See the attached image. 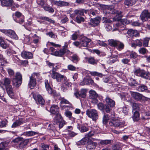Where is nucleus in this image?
I'll return each instance as SVG.
<instances>
[{"instance_id": "a878e982", "label": "nucleus", "mask_w": 150, "mask_h": 150, "mask_svg": "<svg viewBox=\"0 0 150 150\" xmlns=\"http://www.w3.org/2000/svg\"><path fill=\"white\" fill-rule=\"evenodd\" d=\"M78 128L81 132H84L88 131L89 128L87 126H86L84 125H79Z\"/></svg>"}, {"instance_id": "e433bc0d", "label": "nucleus", "mask_w": 150, "mask_h": 150, "mask_svg": "<svg viewBox=\"0 0 150 150\" xmlns=\"http://www.w3.org/2000/svg\"><path fill=\"white\" fill-rule=\"evenodd\" d=\"M22 123V121L20 120H16L14 122L11 126L12 128H15L17 126L20 125Z\"/></svg>"}, {"instance_id": "c85d7f7f", "label": "nucleus", "mask_w": 150, "mask_h": 150, "mask_svg": "<svg viewBox=\"0 0 150 150\" xmlns=\"http://www.w3.org/2000/svg\"><path fill=\"white\" fill-rule=\"evenodd\" d=\"M132 118L134 121H137L139 120V114L138 111H135L134 112Z\"/></svg>"}, {"instance_id": "69168bd1", "label": "nucleus", "mask_w": 150, "mask_h": 150, "mask_svg": "<svg viewBox=\"0 0 150 150\" xmlns=\"http://www.w3.org/2000/svg\"><path fill=\"white\" fill-rule=\"evenodd\" d=\"M88 140V138L87 137H86V138H83L80 141V142L82 145L85 144L87 142Z\"/></svg>"}, {"instance_id": "cd10ccee", "label": "nucleus", "mask_w": 150, "mask_h": 150, "mask_svg": "<svg viewBox=\"0 0 150 150\" xmlns=\"http://www.w3.org/2000/svg\"><path fill=\"white\" fill-rule=\"evenodd\" d=\"M138 0H125L124 4L127 6H131L135 4Z\"/></svg>"}, {"instance_id": "ea45409f", "label": "nucleus", "mask_w": 150, "mask_h": 150, "mask_svg": "<svg viewBox=\"0 0 150 150\" xmlns=\"http://www.w3.org/2000/svg\"><path fill=\"white\" fill-rule=\"evenodd\" d=\"M119 50H120L123 49L124 47V45L123 44L119 41H118L116 47Z\"/></svg>"}, {"instance_id": "0e129e2a", "label": "nucleus", "mask_w": 150, "mask_h": 150, "mask_svg": "<svg viewBox=\"0 0 150 150\" xmlns=\"http://www.w3.org/2000/svg\"><path fill=\"white\" fill-rule=\"evenodd\" d=\"M134 30L132 29H130L127 31V33L129 36L131 37H133L134 33Z\"/></svg>"}, {"instance_id": "f03ea898", "label": "nucleus", "mask_w": 150, "mask_h": 150, "mask_svg": "<svg viewBox=\"0 0 150 150\" xmlns=\"http://www.w3.org/2000/svg\"><path fill=\"white\" fill-rule=\"evenodd\" d=\"M86 115L88 117L92 119V120L96 121L98 117V112L95 109L88 110L86 112Z\"/></svg>"}, {"instance_id": "f257e3e1", "label": "nucleus", "mask_w": 150, "mask_h": 150, "mask_svg": "<svg viewBox=\"0 0 150 150\" xmlns=\"http://www.w3.org/2000/svg\"><path fill=\"white\" fill-rule=\"evenodd\" d=\"M40 74L38 73H33L30 77V81L28 83V86L31 89H33L36 86V78L38 77Z\"/></svg>"}, {"instance_id": "774afa93", "label": "nucleus", "mask_w": 150, "mask_h": 150, "mask_svg": "<svg viewBox=\"0 0 150 150\" xmlns=\"http://www.w3.org/2000/svg\"><path fill=\"white\" fill-rule=\"evenodd\" d=\"M141 73V74L139 76L145 79H147L148 78V75L144 70H142Z\"/></svg>"}, {"instance_id": "a19ab883", "label": "nucleus", "mask_w": 150, "mask_h": 150, "mask_svg": "<svg viewBox=\"0 0 150 150\" xmlns=\"http://www.w3.org/2000/svg\"><path fill=\"white\" fill-rule=\"evenodd\" d=\"M36 134V132L32 131H29L28 132H25L23 133V135L25 136H32L35 135Z\"/></svg>"}, {"instance_id": "7c9ffc66", "label": "nucleus", "mask_w": 150, "mask_h": 150, "mask_svg": "<svg viewBox=\"0 0 150 150\" xmlns=\"http://www.w3.org/2000/svg\"><path fill=\"white\" fill-rule=\"evenodd\" d=\"M118 41L113 39L109 40H108V44L111 46L116 47Z\"/></svg>"}, {"instance_id": "4d7b16f0", "label": "nucleus", "mask_w": 150, "mask_h": 150, "mask_svg": "<svg viewBox=\"0 0 150 150\" xmlns=\"http://www.w3.org/2000/svg\"><path fill=\"white\" fill-rule=\"evenodd\" d=\"M6 144L4 142L0 144V150H8L7 148H5Z\"/></svg>"}, {"instance_id": "aec40b11", "label": "nucleus", "mask_w": 150, "mask_h": 150, "mask_svg": "<svg viewBox=\"0 0 150 150\" xmlns=\"http://www.w3.org/2000/svg\"><path fill=\"white\" fill-rule=\"evenodd\" d=\"M81 46L84 47H87L88 44L91 40L88 38H81L80 39Z\"/></svg>"}, {"instance_id": "8fccbe9b", "label": "nucleus", "mask_w": 150, "mask_h": 150, "mask_svg": "<svg viewBox=\"0 0 150 150\" xmlns=\"http://www.w3.org/2000/svg\"><path fill=\"white\" fill-rule=\"evenodd\" d=\"M41 18L42 20L47 21L50 23H52L53 24L54 23V20L50 19L48 17H42Z\"/></svg>"}, {"instance_id": "ddd939ff", "label": "nucleus", "mask_w": 150, "mask_h": 150, "mask_svg": "<svg viewBox=\"0 0 150 150\" xmlns=\"http://www.w3.org/2000/svg\"><path fill=\"white\" fill-rule=\"evenodd\" d=\"M100 20V18L99 17H97L93 19L91 18L89 24L92 26H96L99 24Z\"/></svg>"}, {"instance_id": "de8ad7c7", "label": "nucleus", "mask_w": 150, "mask_h": 150, "mask_svg": "<svg viewBox=\"0 0 150 150\" xmlns=\"http://www.w3.org/2000/svg\"><path fill=\"white\" fill-rule=\"evenodd\" d=\"M105 105L103 103L100 102L97 105V107L99 109L101 110H104Z\"/></svg>"}, {"instance_id": "f8f14e48", "label": "nucleus", "mask_w": 150, "mask_h": 150, "mask_svg": "<svg viewBox=\"0 0 150 150\" xmlns=\"http://www.w3.org/2000/svg\"><path fill=\"white\" fill-rule=\"evenodd\" d=\"M131 94L133 98L137 100H140L144 97L142 95L137 92H131Z\"/></svg>"}, {"instance_id": "f704fd0d", "label": "nucleus", "mask_w": 150, "mask_h": 150, "mask_svg": "<svg viewBox=\"0 0 150 150\" xmlns=\"http://www.w3.org/2000/svg\"><path fill=\"white\" fill-rule=\"evenodd\" d=\"M64 114L69 119L72 120H74L75 118L72 117V113L71 111H66L65 112Z\"/></svg>"}, {"instance_id": "5701e85b", "label": "nucleus", "mask_w": 150, "mask_h": 150, "mask_svg": "<svg viewBox=\"0 0 150 150\" xmlns=\"http://www.w3.org/2000/svg\"><path fill=\"white\" fill-rule=\"evenodd\" d=\"M56 116L53 120V122L54 124H56L59 123L60 121L63 120L62 117L59 113H57L55 114Z\"/></svg>"}, {"instance_id": "4468645a", "label": "nucleus", "mask_w": 150, "mask_h": 150, "mask_svg": "<svg viewBox=\"0 0 150 150\" xmlns=\"http://www.w3.org/2000/svg\"><path fill=\"white\" fill-rule=\"evenodd\" d=\"M97 145V143L95 142L92 141H89L86 146L87 150H94Z\"/></svg>"}, {"instance_id": "a18cd8bd", "label": "nucleus", "mask_w": 150, "mask_h": 150, "mask_svg": "<svg viewBox=\"0 0 150 150\" xmlns=\"http://www.w3.org/2000/svg\"><path fill=\"white\" fill-rule=\"evenodd\" d=\"M103 123H106L108 122V120H109V115L107 114L105 115L103 117Z\"/></svg>"}, {"instance_id": "1a4fd4ad", "label": "nucleus", "mask_w": 150, "mask_h": 150, "mask_svg": "<svg viewBox=\"0 0 150 150\" xmlns=\"http://www.w3.org/2000/svg\"><path fill=\"white\" fill-rule=\"evenodd\" d=\"M0 31L4 33L8 36L13 38H16L17 37V35L15 32L11 30H1Z\"/></svg>"}, {"instance_id": "423d86ee", "label": "nucleus", "mask_w": 150, "mask_h": 150, "mask_svg": "<svg viewBox=\"0 0 150 150\" xmlns=\"http://www.w3.org/2000/svg\"><path fill=\"white\" fill-rule=\"evenodd\" d=\"M51 77L53 79H56L58 82H60L63 79L65 80V79H66L64 75H62L59 73L55 72L54 69H53V70H52Z\"/></svg>"}, {"instance_id": "79ce46f5", "label": "nucleus", "mask_w": 150, "mask_h": 150, "mask_svg": "<svg viewBox=\"0 0 150 150\" xmlns=\"http://www.w3.org/2000/svg\"><path fill=\"white\" fill-rule=\"evenodd\" d=\"M23 139L22 137H17L13 139L12 141V142L15 144L18 143H19Z\"/></svg>"}, {"instance_id": "680f3d73", "label": "nucleus", "mask_w": 150, "mask_h": 150, "mask_svg": "<svg viewBox=\"0 0 150 150\" xmlns=\"http://www.w3.org/2000/svg\"><path fill=\"white\" fill-rule=\"evenodd\" d=\"M137 56V54L135 52H131L130 54V57L133 59L136 58Z\"/></svg>"}, {"instance_id": "603ef678", "label": "nucleus", "mask_w": 150, "mask_h": 150, "mask_svg": "<svg viewBox=\"0 0 150 150\" xmlns=\"http://www.w3.org/2000/svg\"><path fill=\"white\" fill-rule=\"evenodd\" d=\"M44 9L50 13H53L54 12V10L53 8L50 7L45 6L44 7Z\"/></svg>"}, {"instance_id": "4be33fe9", "label": "nucleus", "mask_w": 150, "mask_h": 150, "mask_svg": "<svg viewBox=\"0 0 150 150\" xmlns=\"http://www.w3.org/2000/svg\"><path fill=\"white\" fill-rule=\"evenodd\" d=\"M7 93L11 98H13L14 95V93L13 91V89L11 86H9L6 87Z\"/></svg>"}, {"instance_id": "5fc2aeb1", "label": "nucleus", "mask_w": 150, "mask_h": 150, "mask_svg": "<svg viewBox=\"0 0 150 150\" xmlns=\"http://www.w3.org/2000/svg\"><path fill=\"white\" fill-rule=\"evenodd\" d=\"M41 148L42 149L40 150H48L49 146L48 145L44 144H41Z\"/></svg>"}, {"instance_id": "6ab92c4d", "label": "nucleus", "mask_w": 150, "mask_h": 150, "mask_svg": "<svg viewBox=\"0 0 150 150\" xmlns=\"http://www.w3.org/2000/svg\"><path fill=\"white\" fill-rule=\"evenodd\" d=\"M13 3V0H2L1 1V4L3 6H11Z\"/></svg>"}, {"instance_id": "c03bdc74", "label": "nucleus", "mask_w": 150, "mask_h": 150, "mask_svg": "<svg viewBox=\"0 0 150 150\" xmlns=\"http://www.w3.org/2000/svg\"><path fill=\"white\" fill-rule=\"evenodd\" d=\"M72 38H79L83 37V35L80 34L79 31H77L75 32L72 35Z\"/></svg>"}, {"instance_id": "473e14b6", "label": "nucleus", "mask_w": 150, "mask_h": 150, "mask_svg": "<svg viewBox=\"0 0 150 150\" xmlns=\"http://www.w3.org/2000/svg\"><path fill=\"white\" fill-rule=\"evenodd\" d=\"M3 85H4L6 87L8 86H11L10 85L11 81L10 79L8 78H4L3 79Z\"/></svg>"}, {"instance_id": "2eb2a0df", "label": "nucleus", "mask_w": 150, "mask_h": 150, "mask_svg": "<svg viewBox=\"0 0 150 150\" xmlns=\"http://www.w3.org/2000/svg\"><path fill=\"white\" fill-rule=\"evenodd\" d=\"M51 3L53 5H54L60 6H67L69 5V3L61 1H55L52 0Z\"/></svg>"}, {"instance_id": "052dcab7", "label": "nucleus", "mask_w": 150, "mask_h": 150, "mask_svg": "<svg viewBox=\"0 0 150 150\" xmlns=\"http://www.w3.org/2000/svg\"><path fill=\"white\" fill-rule=\"evenodd\" d=\"M15 79H18L19 80H21L22 81V76L21 74L19 72H17L16 75Z\"/></svg>"}, {"instance_id": "13d9d810", "label": "nucleus", "mask_w": 150, "mask_h": 150, "mask_svg": "<svg viewBox=\"0 0 150 150\" xmlns=\"http://www.w3.org/2000/svg\"><path fill=\"white\" fill-rule=\"evenodd\" d=\"M46 63L47 66H48L49 67L52 68V70H53V69H54V71L55 68H54V67L55 64H54L51 63L48 61H46Z\"/></svg>"}, {"instance_id": "58836bf2", "label": "nucleus", "mask_w": 150, "mask_h": 150, "mask_svg": "<svg viewBox=\"0 0 150 150\" xmlns=\"http://www.w3.org/2000/svg\"><path fill=\"white\" fill-rule=\"evenodd\" d=\"M138 51L140 54L143 55L147 53L148 52L147 50L144 47H142L140 48L139 49Z\"/></svg>"}, {"instance_id": "6e6552de", "label": "nucleus", "mask_w": 150, "mask_h": 150, "mask_svg": "<svg viewBox=\"0 0 150 150\" xmlns=\"http://www.w3.org/2000/svg\"><path fill=\"white\" fill-rule=\"evenodd\" d=\"M141 19L143 22L148 20V18H150V12L148 10H145L142 13L140 16Z\"/></svg>"}, {"instance_id": "dca6fc26", "label": "nucleus", "mask_w": 150, "mask_h": 150, "mask_svg": "<svg viewBox=\"0 0 150 150\" xmlns=\"http://www.w3.org/2000/svg\"><path fill=\"white\" fill-rule=\"evenodd\" d=\"M33 98L37 103L38 102L39 103L42 105L44 104L45 103L44 100L40 95H38L37 96L34 95Z\"/></svg>"}, {"instance_id": "bb28decb", "label": "nucleus", "mask_w": 150, "mask_h": 150, "mask_svg": "<svg viewBox=\"0 0 150 150\" xmlns=\"http://www.w3.org/2000/svg\"><path fill=\"white\" fill-rule=\"evenodd\" d=\"M22 81L21 80H19L18 79H13L12 80L13 85L16 87H19L22 83Z\"/></svg>"}, {"instance_id": "412c9836", "label": "nucleus", "mask_w": 150, "mask_h": 150, "mask_svg": "<svg viewBox=\"0 0 150 150\" xmlns=\"http://www.w3.org/2000/svg\"><path fill=\"white\" fill-rule=\"evenodd\" d=\"M68 50L67 49H63L60 50L58 51H56L54 52L55 55L57 56H61L63 55L66 52H67Z\"/></svg>"}, {"instance_id": "864d4df0", "label": "nucleus", "mask_w": 150, "mask_h": 150, "mask_svg": "<svg viewBox=\"0 0 150 150\" xmlns=\"http://www.w3.org/2000/svg\"><path fill=\"white\" fill-rule=\"evenodd\" d=\"M90 74L91 75L93 76H101L102 75V74L96 71L90 72Z\"/></svg>"}, {"instance_id": "f3484780", "label": "nucleus", "mask_w": 150, "mask_h": 150, "mask_svg": "<svg viewBox=\"0 0 150 150\" xmlns=\"http://www.w3.org/2000/svg\"><path fill=\"white\" fill-rule=\"evenodd\" d=\"M21 56L22 57L25 59H30L33 57V55L30 52L23 51L22 52Z\"/></svg>"}, {"instance_id": "393cba45", "label": "nucleus", "mask_w": 150, "mask_h": 150, "mask_svg": "<svg viewBox=\"0 0 150 150\" xmlns=\"http://www.w3.org/2000/svg\"><path fill=\"white\" fill-rule=\"evenodd\" d=\"M45 85L46 90L48 93L49 94H52L53 93L52 89L50 86L48 81L47 80L45 81Z\"/></svg>"}, {"instance_id": "bf43d9fd", "label": "nucleus", "mask_w": 150, "mask_h": 150, "mask_svg": "<svg viewBox=\"0 0 150 150\" xmlns=\"http://www.w3.org/2000/svg\"><path fill=\"white\" fill-rule=\"evenodd\" d=\"M67 68L69 70L71 71H75L76 69V67L71 64L68 65L67 66Z\"/></svg>"}, {"instance_id": "39448f33", "label": "nucleus", "mask_w": 150, "mask_h": 150, "mask_svg": "<svg viewBox=\"0 0 150 150\" xmlns=\"http://www.w3.org/2000/svg\"><path fill=\"white\" fill-rule=\"evenodd\" d=\"M14 15L16 16V18H14L13 19L16 22L20 24H22L24 22V16L20 12L16 11L13 14V16Z\"/></svg>"}, {"instance_id": "20e7f679", "label": "nucleus", "mask_w": 150, "mask_h": 150, "mask_svg": "<svg viewBox=\"0 0 150 150\" xmlns=\"http://www.w3.org/2000/svg\"><path fill=\"white\" fill-rule=\"evenodd\" d=\"M109 124L110 126L115 128H120L123 127L124 125L123 123L120 122L119 120L114 118L110 119Z\"/></svg>"}, {"instance_id": "c9c22d12", "label": "nucleus", "mask_w": 150, "mask_h": 150, "mask_svg": "<svg viewBox=\"0 0 150 150\" xmlns=\"http://www.w3.org/2000/svg\"><path fill=\"white\" fill-rule=\"evenodd\" d=\"M87 60L89 64H92L94 65L97 63V61L95 60L92 57L88 58Z\"/></svg>"}, {"instance_id": "6e6d98bb", "label": "nucleus", "mask_w": 150, "mask_h": 150, "mask_svg": "<svg viewBox=\"0 0 150 150\" xmlns=\"http://www.w3.org/2000/svg\"><path fill=\"white\" fill-rule=\"evenodd\" d=\"M143 70H140V69H136L134 71V73L136 75L139 76L141 74L142 71Z\"/></svg>"}, {"instance_id": "9d476101", "label": "nucleus", "mask_w": 150, "mask_h": 150, "mask_svg": "<svg viewBox=\"0 0 150 150\" xmlns=\"http://www.w3.org/2000/svg\"><path fill=\"white\" fill-rule=\"evenodd\" d=\"M86 90L85 89H82L80 92L76 91L74 93V95L77 98H84L86 97Z\"/></svg>"}, {"instance_id": "2f4dec72", "label": "nucleus", "mask_w": 150, "mask_h": 150, "mask_svg": "<svg viewBox=\"0 0 150 150\" xmlns=\"http://www.w3.org/2000/svg\"><path fill=\"white\" fill-rule=\"evenodd\" d=\"M0 45L1 47L5 49L8 46V44L5 42L2 38H0Z\"/></svg>"}, {"instance_id": "b1692460", "label": "nucleus", "mask_w": 150, "mask_h": 150, "mask_svg": "<svg viewBox=\"0 0 150 150\" xmlns=\"http://www.w3.org/2000/svg\"><path fill=\"white\" fill-rule=\"evenodd\" d=\"M105 101L107 105L111 107H113L115 105V102L108 97H107L105 99Z\"/></svg>"}, {"instance_id": "9b49d317", "label": "nucleus", "mask_w": 150, "mask_h": 150, "mask_svg": "<svg viewBox=\"0 0 150 150\" xmlns=\"http://www.w3.org/2000/svg\"><path fill=\"white\" fill-rule=\"evenodd\" d=\"M29 139H23L17 146L18 149L20 150H23L24 149L27 145L29 141Z\"/></svg>"}, {"instance_id": "338daca9", "label": "nucleus", "mask_w": 150, "mask_h": 150, "mask_svg": "<svg viewBox=\"0 0 150 150\" xmlns=\"http://www.w3.org/2000/svg\"><path fill=\"white\" fill-rule=\"evenodd\" d=\"M76 21L78 23H80L82 21H84V18L81 17L77 16L76 18Z\"/></svg>"}, {"instance_id": "c756f323", "label": "nucleus", "mask_w": 150, "mask_h": 150, "mask_svg": "<svg viewBox=\"0 0 150 150\" xmlns=\"http://www.w3.org/2000/svg\"><path fill=\"white\" fill-rule=\"evenodd\" d=\"M147 89V87L144 85H141L137 88V90L139 92H143Z\"/></svg>"}, {"instance_id": "4c0bfd02", "label": "nucleus", "mask_w": 150, "mask_h": 150, "mask_svg": "<svg viewBox=\"0 0 150 150\" xmlns=\"http://www.w3.org/2000/svg\"><path fill=\"white\" fill-rule=\"evenodd\" d=\"M110 140H101L99 143L101 145H108L110 144L111 143Z\"/></svg>"}, {"instance_id": "3c124183", "label": "nucleus", "mask_w": 150, "mask_h": 150, "mask_svg": "<svg viewBox=\"0 0 150 150\" xmlns=\"http://www.w3.org/2000/svg\"><path fill=\"white\" fill-rule=\"evenodd\" d=\"M76 15H82L83 14V10H76L74 11Z\"/></svg>"}, {"instance_id": "e2e57ef3", "label": "nucleus", "mask_w": 150, "mask_h": 150, "mask_svg": "<svg viewBox=\"0 0 150 150\" xmlns=\"http://www.w3.org/2000/svg\"><path fill=\"white\" fill-rule=\"evenodd\" d=\"M149 38H145L144 39L143 42V45L144 46L146 47L148 46V42L149 40Z\"/></svg>"}, {"instance_id": "0eeeda50", "label": "nucleus", "mask_w": 150, "mask_h": 150, "mask_svg": "<svg viewBox=\"0 0 150 150\" xmlns=\"http://www.w3.org/2000/svg\"><path fill=\"white\" fill-rule=\"evenodd\" d=\"M89 98L91 100V102L94 104L98 103V100L97 98L98 97V94L94 90H90L89 91Z\"/></svg>"}, {"instance_id": "37998d69", "label": "nucleus", "mask_w": 150, "mask_h": 150, "mask_svg": "<svg viewBox=\"0 0 150 150\" xmlns=\"http://www.w3.org/2000/svg\"><path fill=\"white\" fill-rule=\"evenodd\" d=\"M88 84V79L87 78H84L83 81L80 83V85L81 86H84Z\"/></svg>"}, {"instance_id": "7ed1b4c3", "label": "nucleus", "mask_w": 150, "mask_h": 150, "mask_svg": "<svg viewBox=\"0 0 150 150\" xmlns=\"http://www.w3.org/2000/svg\"><path fill=\"white\" fill-rule=\"evenodd\" d=\"M105 7L106 8H108V11L106 12L107 13H110L115 15V16L113 18V21H119L120 19V18L122 17V16L121 11L115 9H112L110 10V8H108L107 6Z\"/></svg>"}, {"instance_id": "a211bd4d", "label": "nucleus", "mask_w": 150, "mask_h": 150, "mask_svg": "<svg viewBox=\"0 0 150 150\" xmlns=\"http://www.w3.org/2000/svg\"><path fill=\"white\" fill-rule=\"evenodd\" d=\"M59 108L58 106L55 105H52L50 109V112L53 114H56L59 113Z\"/></svg>"}, {"instance_id": "72a5a7b5", "label": "nucleus", "mask_w": 150, "mask_h": 150, "mask_svg": "<svg viewBox=\"0 0 150 150\" xmlns=\"http://www.w3.org/2000/svg\"><path fill=\"white\" fill-rule=\"evenodd\" d=\"M133 110H136V111H137L139 110L140 105L135 103H131Z\"/></svg>"}, {"instance_id": "49530a36", "label": "nucleus", "mask_w": 150, "mask_h": 150, "mask_svg": "<svg viewBox=\"0 0 150 150\" xmlns=\"http://www.w3.org/2000/svg\"><path fill=\"white\" fill-rule=\"evenodd\" d=\"M103 23H105V24H109L111 23L112 21L110 19L107 18L105 17L103 18Z\"/></svg>"}, {"instance_id": "09e8293b", "label": "nucleus", "mask_w": 150, "mask_h": 150, "mask_svg": "<svg viewBox=\"0 0 150 150\" xmlns=\"http://www.w3.org/2000/svg\"><path fill=\"white\" fill-rule=\"evenodd\" d=\"M8 123V121L7 120H5L0 121V127H4L6 126V125Z\"/></svg>"}]
</instances>
